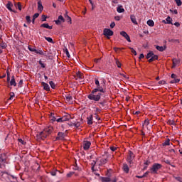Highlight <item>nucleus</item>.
I'll use <instances>...</instances> for the list:
<instances>
[{"mask_svg": "<svg viewBox=\"0 0 182 182\" xmlns=\"http://www.w3.org/2000/svg\"><path fill=\"white\" fill-rule=\"evenodd\" d=\"M53 132V127L48 126L46 127L43 132H40L37 134V139L38 140H45Z\"/></svg>", "mask_w": 182, "mask_h": 182, "instance_id": "obj_1", "label": "nucleus"}, {"mask_svg": "<svg viewBox=\"0 0 182 182\" xmlns=\"http://www.w3.org/2000/svg\"><path fill=\"white\" fill-rule=\"evenodd\" d=\"M103 95L102 93H97L95 91H92L90 95H87V97L90 100H94V102H99L100 100L101 96Z\"/></svg>", "mask_w": 182, "mask_h": 182, "instance_id": "obj_2", "label": "nucleus"}, {"mask_svg": "<svg viewBox=\"0 0 182 182\" xmlns=\"http://www.w3.org/2000/svg\"><path fill=\"white\" fill-rule=\"evenodd\" d=\"M161 167H163V165L160 164H154L150 169L151 174H158V171Z\"/></svg>", "mask_w": 182, "mask_h": 182, "instance_id": "obj_3", "label": "nucleus"}, {"mask_svg": "<svg viewBox=\"0 0 182 182\" xmlns=\"http://www.w3.org/2000/svg\"><path fill=\"white\" fill-rule=\"evenodd\" d=\"M134 157H136V156L134 155L133 151H129L128 155H127V161L129 164H132V163H133V160H134Z\"/></svg>", "mask_w": 182, "mask_h": 182, "instance_id": "obj_4", "label": "nucleus"}, {"mask_svg": "<svg viewBox=\"0 0 182 182\" xmlns=\"http://www.w3.org/2000/svg\"><path fill=\"white\" fill-rule=\"evenodd\" d=\"M28 50H30V52H35V53H37L38 55H41L43 56L45 55V53H43V50H42V49L36 50L31 47V46H28Z\"/></svg>", "mask_w": 182, "mask_h": 182, "instance_id": "obj_5", "label": "nucleus"}, {"mask_svg": "<svg viewBox=\"0 0 182 182\" xmlns=\"http://www.w3.org/2000/svg\"><path fill=\"white\" fill-rule=\"evenodd\" d=\"M113 31L109 29V28H105L103 30V35L105 36H107V39H110L109 36H113Z\"/></svg>", "mask_w": 182, "mask_h": 182, "instance_id": "obj_6", "label": "nucleus"}, {"mask_svg": "<svg viewBox=\"0 0 182 182\" xmlns=\"http://www.w3.org/2000/svg\"><path fill=\"white\" fill-rule=\"evenodd\" d=\"M70 119V115L67 114L63 117L57 118L58 123H63V122H68Z\"/></svg>", "mask_w": 182, "mask_h": 182, "instance_id": "obj_7", "label": "nucleus"}, {"mask_svg": "<svg viewBox=\"0 0 182 182\" xmlns=\"http://www.w3.org/2000/svg\"><path fill=\"white\" fill-rule=\"evenodd\" d=\"M65 137H66V134L63 132H58L55 140H65Z\"/></svg>", "mask_w": 182, "mask_h": 182, "instance_id": "obj_8", "label": "nucleus"}, {"mask_svg": "<svg viewBox=\"0 0 182 182\" xmlns=\"http://www.w3.org/2000/svg\"><path fill=\"white\" fill-rule=\"evenodd\" d=\"M93 91L94 92H97H97H98V93H106V90H105V89H103V87H102V86H100V85H99V86H97V88H95L94 90H93Z\"/></svg>", "mask_w": 182, "mask_h": 182, "instance_id": "obj_9", "label": "nucleus"}, {"mask_svg": "<svg viewBox=\"0 0 182 182\" xmlns=\"http://www.w3.org/2000/svg\"><path fill=\"white\" fill-rule=\"evenodd\" d=\"M92 145V143L89 141H83V149L84 150H89L90 149V146Z\"/></svg>", "mask_w": 182, "mask_h": 182, "instance_id": "obj_10", "label": "nucleus"}, {"mask_svg": "<svg viewBox=\"0 0 182 182\" xmlns=\"http://www.w3.org/2000/svg\"><path fill=\"white\" fill-rule=\"evenodd\" d=\"M173 62V65H172V69H174L176 66H179L180 65V59H177V58H173L172 60Z\"/></svg>", "mask_w": 182, "mask_h": 182, "instance_id": "obj_11", "label": "nucleus"}, {"mask_svg": "<svg viewBox=\"0 0 182 182\" xmlns=\"http://www.w3.org/2000/svg\"><path fill=\"white\" fill-rule=\"evenodd\" d=\"M120 35L123 36V38H125L127 42H132V40H130V36H128L127 33H126L125 31H121Z\"/></svg>", "mask_w": 182, "mask_h": 182, "instance_id": "obj_12", "label": "nucleus"}, {"mask_svg": "<svg viewBox=\"0 0 182 182\" xmlns=\"http://www.w3.org/2000/svg\"><path fill=\"white\" fill-rule=\"evenodd\" d=\"M41 85L44 89V90H46V92H49L50 90V87L49 86V84L42 82Z\"/></svg>", "mask_w": 182, "mask_h": 182, "instance_id": "obj_13", "label": "nucleus"}, {"mask_svg": "<svg viewBox=\"0 0 182 182\" xmlns=\"http://www.w3.org/2000/svg\"><path fill=\"white\" fill-rule=\"evenodd\" d=\"M55 22L56 25H60L62 22H65V18L63 16H59L58 20H56Z\"/></svg>", "mask_w": 182, "mask_h": 182, "instance_id": "obj_14", "label": "nucleus"}, {"mask_svg": "<svg viewBox=\"0 0 182 182\" xmlns=\"http://www.w3.org/2000/svg\"><path fill=\"white\" fill-rule=\"evenodd\" d=\"M6 160V154L0 151V163H4Z\"/></svg>", "mask_w": 182, "mask_h": 182, "instance_id": "obj_15", "label": "nucleus"}, {"mask_svg": "<svg viewBox=\"0 0 182 182\" xmlns=\"http://www.w3.org/2000/svg\"><path fill=\"white\" fill-rule=\"evenodd\" d=\"M12 6H14V4H12V2L8 1L6 7L7 8V9H9V11H10V12H14V10L12 9Z\"/></svg>", "mask_w": 182, "mask_h": 182, "instance_id": "obj_16", "label": "nucleus"}, {"mask_svg": "<svg viewBox=\"0 0 182 182\" xmlns=\"http://www.w3.org/2000/svg\"><path fill=\"white\" fill-rule=\"evenodd\" d=\"M166 48L167 47L166 46H156V49L157 50H159V52H164V50H166Z\"/></svg>", "mask_w": 182, "mask_h": 182, "instance_id": "obj_17", "label": "nucleus"}, {"mask_svg": "<svg viewBox=\"0 0 182 182\" xmlns=\"http://www.w3.org/2000/svg\"><path fill=\"white\" fill-rule=\"evenodd\" d=\"M122 170L124 171V173H129V168L127 164H123Z\"/></svg>", "mask_w": 182, "mask_h": 182, "instance_id": "obj_18", "label": "nucleus"}, {"mask_svg": "<svg viewBox=\"0 0 182 182\" xmlns=\"http://www.w3.org/2000/svg\"><path fill=\"white\" fill-rule=\"evenodd\" d=\"M87 124L90 126L91 124H93V115H90V117H87Z\"/></svg>", "mask_w": 182, "mask_h": 182, "instance_id": "obj_19", "label": "nucleus"}, {"mask_svg": "<svg viewBox=\"0 0 182 182\" xmlns=\"http://www.w3.org/2000/svg\"><path fill=\"white\" fill-rule=\"evenodd\" d=\"M40 28H46L47 29H53L52 26H49V23H43L40 26Z\"/></svg>", "mask_w": 182, "mask_h": 182, "instance_id": "obj_20", "label": "nucleus"}, {"mask_svg": "<svg viewBox=\"0 0 182 182\" xmlns=\"http://www.w3.org/2000/svg\"><path fill=\"white\" fill-rule=\"evenodd\" d=\"M159 59V55H153L151 58L149 60V63L154 62V60H157Z\"/></svg>", "mask_w": 182, "mask_h": 182, "instance_id": "obj_21", "label": "nucleus"}, {"mask_svg": "<svg viewBox=\"0 0 182 182\" xmlns=\"http://www.w3.org/2000/svg\"><path fill=\"white\" fill-rule=\"evenodd\" d=\"M11 86H16V82L15 81V75L11 77V80L10 81Z\"/></svg>", "mask_w": 182, "mask_h": 182, "instance_id": "obj_22", "label": "nucleus"}, {"mask_svg": "<svg viewBox=\"0 0 182 182\" xmlns=\"http://www.w3.org/2000/svg\"><path fill=\"white\" fill-rule=\"evenodd\" d=\"M130 19L132 22V23H134V25H137V21L136 20V16L134 15H131L130 16Z\"/></svg>", "mask_w": 182, "mask_h": 182, "instance_id": "obj_23", "label": "nucleus"}, {"mask_svg": "<svg viewBox=\"0 0 182 182\" xmlns=\"http://www.w3.org/2000/svg\"><path fill=\"white\" fill-rule=\"evenodd\" d=\"M117 12L118 14H123L124 12V9H123V6H119L117 8Z\"/></svg>", "mask_w": 182, "mask_h": 182, "instance_id": "obj_24", "label": "nucleus"}, {"mask_svg": "<svg viewBox=\"0 0 182 182\" xmlns=\"http://www.w3.org/2000/svg\"><path fill=\"white\" fill-rule=\"evenodd\" d=\"M166 23L168 25H173V18H171V17L170 16H168L166 18Z\"/></svg>", "mask_w": 182, "mask_h": 182, "instance_id": "obj_25", "label": "nucleus"}, {"mask_svg": "<svg viewBox=\"0 0 182 182\" xmlns=\"http://www.w3.org/2000/svg\"><path fill=\"white\" fill-rule=\"evenodd\" d=\"M38 11H41V12H42V11H43V6L42 5V1H39L38 2Z\"/></svg>", "mask_w": 182, "mask_h": 182, "instance_id": "obj_26", "label": "nucleus"}, {"mask_svg": "<svg viewBox=\"0 0 182 182\" xmlns=\"http://www.w3.org/2000/svg\"><path fill=\"white\" fill-rule=\"evenodd\" d=\"M100 180L102 182H110L111 179L109 177H100Z\"/></svg>", "mask_w": 182, "mask_h": 182, "instance_id": "obj_27", "label": "nucleus"}, {"mask_svg": "<svg viewBox=\"0 0 182 182\" xmlns=\"http://www.w3.org/2000/svg\"><path fill=\"white\" fill-rule=\"evenodd\" d=\"M146 23L149 26H151V27L154 26V21L151 19L148 20Z\"/></svg>", "mask_w": 182, "mask_h": 182, "instance_id": "obj_28", "label": "nucleus"}, {"mask_svg": "<svg viewBox=\"0 0 182 182\" xmlns=\"http://www.w3.org/2000/svg\"><path fill=\"white\" fill-rule=\"evenodd\" d=\"M65 18L66 21H68V22H70V23H72V18L68 15V12L65 14Z\"/></svg>", "mask_w": 182, "mask_h": 182, "instance_id": "obj_29", "label": "nucleus"}, {"mask_svg": "<svg viewBox=\"0 0 182 182\" xmlns=\"http://www.w3.org/2000/svg\"><path fill=\"white\" fill-rule=\"evenodd\" d=\"M106 163H107V159L102 158L100 160V166H103V165L106 164Z\"/></svg>", "mask_w": 182, "mask_h": 182, "instance_id": "obj_30", "label": "nucleus"}, {"mask_svg": "<svg viewBox=\"0 0 182 182\" xmlns=\"http://www.w3.org/2000/svg\"><path fill=\"white\" fill-rule=\"evenodd\" d=\"M65 99L68 102H70L71 100H73V97L70 94L65 95Z\"/></svg>", "mask_w": 182, "mask_h": 182, "instance_id": "obj_31", "label": "nucleus"}, {"mask_svg": "<svg viewBox=\"0 0 182 182\" xmlns=\"http://www.w3.org/2000/svg\"><path fill=\"white\" fill-rule=\"evenodd\" d=\"M162 146L164 147L166 146H170V139H167L165 142L162 144Z\"/></svg>", "mask_w": 182, "mask_h": 182, "instance_id": "obj_32", "label": "nucleus"}, {"mask_svg": "<svg viewBox=\"0 0 182 182\" xmlns=\"http://www.w3.org/2000/svg\"><path fill=\"white\" fill-rule=\"evenodd\" d=\"M167 124H169V126H176L174 120L169 119L168 120Z\"/></svg>", "mask_w": 182, "mask_h": 182, "instance_id": "obj_33", "label": "nucleus"}, {"mask_svg": "<svg viewBox=\"0 0 182 182\" xmlns=\"http://www.w3.org/2000/svg\"><path fill=\"white\" fill-rule=\"evenodd\" d=\"M76 76H77V79H83V74L80 72H77L76 73Z\"/></svg>", "mask_w": 182, "mask_h": 182, "instance_id": "obj_34", "label": "nucleus"}, {"mask_svg": "<svg viewBox=\"0 0 182 182\" xmlns=\"http://www.w3.org/2000/svg\"><path fill=\"white\" fill-rule=\"evenodd\" d=\"M49 85L51 89H56V85L55 84V82H53V81H50Z\"/></svg>", "mask_w": 182, "mask_h": 182, "instance_id": "obj_35", "label": "nucleus"}, {"mask_svg": "<svg viewBox=\"0 0 182 182\" xmlns=\"http://www.w3.org/2000/svg\"><path fill=\"white\" fill-rule=\"evenodd\" d=\"M154 55V53L153 51H149V53H148L146 55V59H150V58H151Z\"/></svg>", "mask_w": 182, "mask_h": 182, "instance_id": "obj_36", "label": "nucleus"}, {"mask_svg": "<svg viewBox=\"0 0 182 182\" xmlns=\"http://www.w3.org/2000/svg\"><path fill=\"white\" fill-rule=\"evenodd\" d=\"M46 41H47V42H49L50 43H53V39H52V38L50 37H44Z\"/></svg>", "mask_w": 182, "mask_h": 182, "instance_id": "obj_37", "label": "nucleus"}, {"mask_svg": "<svg viewBox=\"0 0 182 182\" xmlns=\"http://www.w3.org/2000/svg\"><path fill=\"white\" fill-rule=\"evenodd\" d=\"M0 46L1 48H2V49L6 48V46H7L6 43L1 41V43H0Z\"/></svg>", "mask_w": 182, "mask_h": 182, "instance_id": "obj_38", "label": "nucleus"}, {"mask_svg": "<svg viewBox=\"0 0 182 182\" xmlns=\"http://www.w3.org/2000/svg\"><path fill=\"white\" fill-rule=\"evenodd\" d=\"M180 82V79L178 78H173V80H171L170 83H178Z\"/></svg>", "mask_w": 182, "mask_h": 182, "instance_id": "obj_39", "label": "nucleus"}, {"mask_svg": "<svg viewBox=\"0 0 182 182\" xmlns=\"http://www.w3.org/2000/svg\"><path fill=\"white\" fill-rule=\"evenodd\" d=\"M129 49H130L132 53H133V55H134V56H136L137 55V52L135 51L134 48H133L132 47H129Z\"/></svg>", "mask_w": 182, "mask_h": 182, "instance_id": "obj_40", "label": "nucleus"}, {"mask_svg": "<svg viewBox=\"0 0 182 182\" xmlns=\"http://www.w3.org/2000/svg\"><path fill=\"white\" fill-rule=\"evenodd\" d=\"M38 63H39V65L41 66V68H43V69H45V68H46V65L44 64L43 63H42V60H40L38 61Z\"/></svg>", "mask_w": 182, "mask_h": 182, "instance_id": "obj_41", "label": "nucleus"}, {"mask_svg": "<svg viewBox=\"0 0 182 182\" xmlns=\"http://www.w3.org/2000/svg\"><path fill=\"white\" fill-rule=\"evenodd\" d=\"M73 126L74 127H76L77 129L78 127H80V122H74Z\"/></svg>", "mask_w": 182, "mask_h": 182, "instance_id": "obj_42", "label": "nucleus"}, {"mask_svg": "<svg viewBox=\"0 0 182 182\" xmlns=\"http://www.w3.org/2000/svg\"><path fill=\"white\" fill-rule=\"evenodd\" d=\"M18 141L20 143V144H23V146L26 144V142H25L22 139H18Z\"/></svg>", "mask_w": 182, "mask_h": 182, "instance_id": "obj_43", "label": "nucleus"}, {"mask_svg": "<svg viewBox=\"0 0 182 182\" xmlns=\"http://www.w3.org/2000/svg\"><path fill=\"white\" fill-rule=\"evenodd\" d=\"M58 171V170L52 171L50 172V174L51 176H53V177H55V176H56Z\"/></svg>", "mask_w": 182, "mask_h": 182, "instance_id": "obj_44", "label": "nucleus"}, {"mask_svg": "<svg viewBox=\"0 0 182 182\" xmlns=\"http://www.w3.org/2000/svg\"><path fill=\"white\" fill-rule=\"evenodd\" d=\"M175 2L178 6H181L182 5L181 0H175Z\"/></svg>", "mask_w": 182, "mask_h": 182, "instance_id": "obj_45", "label": "nucleus"}, {"mask_svg": "<svg viewBox=\"0 0 182 182\" xmlns=\"http://www.w3.org/2000/svg\"><path fill=\"white\" fill-rule=\"evenodd\" d=\"M26 21L27 23H28V25H29V23H31V16H26Z\"/></svg>", "mask_w": 182, "mask_h": 182, "instance_id": "obj_46", "label": "nucleus"}, {"mask_svg": "<svg viewBox=\"0 0 182 182\" xmlns=\"http://www.w3.org/2000/svg\"><path fill=\"white\" fill-rule=\"evenodd\" d=\"M144 124H145L146 126H149L150 124V121L149 120V119L144 120Z\"/></svg>", "mask_w": 182, "mask_h": 182, "instance_id": "obj_47", "label": "nucleus"}, {"mask_svg": "<svg viewBox=\"0 0 182 182\" xmlns=\"http://www.w3.org/2000/svg\"><path fill=\"white\" fill-rule=\"evenodd\" d=\"M14 97H15V93H14V92H10L9 100H12L14 99Z\"/></svg>", "mask_w": 182, "mask_h": 182, "instance_id": "obj_48", "label": "nucleus"}, {"mask_svg": "<svg viewBox=\"0 0 182 182\" xmlns=\"http://www.w3.org/2000/svg\"><path fill=\"white\" fill-rule=\"evenodd\" d=\"M46 16L43 15L41 17V22H46Z\"/></svg>", "mask_w": 182, "mask_h": 182, "instance_id": "obj_49", "label": "nucleus"}, {"mask_svg": "<svg viewBox=\"0 0 182 182\" xmlns=\"http://www.w3.org/2000/svg\"><path fill=\"white\" fill-rule=\"evenodd\" d=\"M50 120H51L52 122H58V118H56V117H54V116H51Z\"/></svg>", "mask_w": 182, "mask_h": 182, "instance_id": "obj_50", "label": "nucleus"}, {"mask_svg": "<svg viewBox=\"0 0 182 182\" xmlns=\"http://www.w3.org/2000/svg\"><path fill=\"white\" fill-rule=\"evenodd\" d=\"M114 26H116V23L114 22H112L110 24V28L113 29V28H114Z\"/></svg>", "mask_w": 182, "mask_h": 182, "instance_id": "obj_51", "label": "nucleus"}, {"mask_svg": "<svg viewBox=\"0 0 182 182\" xmlns=\"http://www.w3.org/2000/svg\"><path fill=\"white\" fill-rule=\"evenodd\" d=\"M17 6L19 11H22V5L21 4V3H18Z\"/></svg>", "mask_w": 182, "mask_h": 182, "instance_id": "obj_52", "label": "nucleus"}, {"mask_svg": "<svg viewBox=\"0 0 182 182\" xmlns=\"http://www.w3.org/2000/svg\"><path fill=\"white\" fill-rule=\"evenodd\" d=\"M73 174H75V172H70L67 173V177H71Z\"/></svg>", "mask_w": 182, "mask_h": 182, "instance_id": "obj_53", "label": "nucleus"}, {"mask_svg": "<svg viewBox=\"0 0 182 182\" xmlns=\"http://www.w3.org/2000/svg\"><path fill=\"white\" fill-rule=\"evenodd\" d=\"M23 85V80H21L18 82V87H21Z\"/></svg>", "mask_w": 182, "mask_h": 182, "instance_id": "obj_54", "label": "nucleus"}, {"mask_svg": "<svg viewBox=\"0 0 182 182\" xmlns=\"http://www.w3.org/2000/svg\"><path fill=\"white\" fill-rule=\"evenodd\" d=\"M116 63H117V68H121L122 67V63H120L119 60H117Z\"/></svg>", "mask_w": 182, "mask_h": 182, "instance_id": "obj_55", "label": "nucleus"}, {"mask_svg": "<svg viewBox=\"0 0 182 182\" xmlns=\"http://www.w3.org/2000/svg\"><path fill=\"white\" fill-rule=\"evenodd\" d=\"M73 168V170H79V166H77V164L75 163V165H74V167Z\"/></svg>", "mask_w": 182, "mask_h": 182, "instance_id": "obj_56", "label": "nucleus"}, {"mask_svg": "<svg viewBox=\"0 0 182 182\" xmlns=\"http://www.w3.org/2000/svg\"><path fill=\"white\" fill-rule=\"evenodd\" d=\"M110 150H112V151H116V150H117V148L115 146H111Z\"/></svg>", "mask_w": 182, "mask_h": 182, "instance_id": "obj_57", "label": "nucleus"}, {"mask_svg": "<svg viewBox=\"0 0 182 182\" xmlns=\"http://www.w3.org/2000/svg\"><path fill=\"white\" fill-rule=\"evenodd\" d=\"M176 180H177V181L182 182V178L180 176L176 177Z\"/></svg>", "mask_w": 182, "mask_h": 182, "instance_id": "obj_58", "label": "nucleus"}, {"mask_svg": "<svg viewBox=\"0 0 182 182\" xmlns=\"http://www.w3.org/2000/svg\"><path fill=\"white\" fill-rule=\"evenodd\" d=\"M159 85H166V81H164V80H160V81L159 82Z\"/></svg>", "mask_w": 182, "mask_h": 182, "instance_id": "obj_59", "label": "nucleus"}, {"mask_svg": "<svg viewBox=\"0 0 182 182\" xmlns=\"http://www.w3.org/2000/svg\"><path fill=\"white\" fill-rule=\"evenodd\" d=\"M38 16H39V14H38V13H36V14L33 15V18L34 19H36V18H38Z\"/></svg>", "mask_w": 182, "mask_h": 182, "instance_id": "obj_60", "label": "nucleus"}, {"mask_svg": "<svg viewBox=\"0 0 182 182\" xmlns=\"http://www.w3.org/2000/svg\"><path fill=\"white\" fill-rule=\"evenodd\" d=\"M95 85H97V87L100 85V82H99V80L95 79Z\"/></svg>", "mask_w": 182, "mask_h": 182, "instance_id": "obj_61", "label": "nucleus"}, {"mask_svg": "<svg viewBox=\"0 0 182 182\" xmlns=\"http://www.w3.org/2000/svg\"><path fill=\"white\" fill-rule=\"evenodd\" d=\"M91 166L92 167H95L96 166V161H92V162L91 163Z\"/></svg>", "mask_w": 182, "mask_h": 182, "instance_id": "obj_62", "label": "nucleus"}, {"mask_svg": "<svg viewBox=\"0 0 182 182\" xmlns=\"http://www.w3.org/2000/svg\"><path fill=\"white\" fill-rule=\"evenodd\" d=\"M144 164L145 166H149L150 164V161H146Z\"/></svg>", "mask_w": 182, "mask_h": 182, "instance_id": "obj_63", "label": "nucleus"}, {"mask_svg": "<svg viewBox=\"0 0 182 182\" xmlns=\"http://www.w3.org/2000/svg\"><path fill=\"white\" fill-rule=\"evenodd\" d=\"M115 21H120V16H117L114 17Z\"/></svg>", "mask_w": 182, "mask_h": 182, "instance_id": "obj_64", "label": "nucleus"}]
</instances>
